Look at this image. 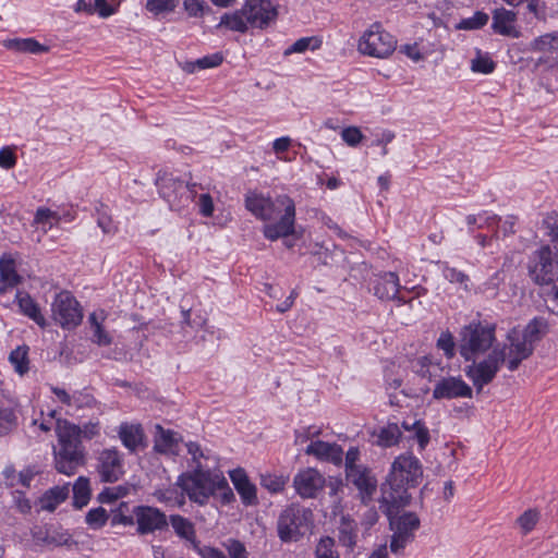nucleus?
<instances>
[{"mask_svg": "<svg viewBox=\"0 0 558 558\" xmlns=\"http://www.w3.org/2000/svg\"><path fill=\"white\" fill-rule=\"evenodd\" d=\"M245 207L264 221L275 220L283 211L278 221L264 226L263 234L266 239L277 241L294 234L295 205L288 195H278L272 199L263 194L250 193L245 198Z\"/></svg>", "mask_w": 558, "mask_h": 558, "instance_id": "nucleus-1", "label": "nucleus"}, {"mask_svg": "<svg viewBox=\"0 0 558 558\" xmlns=\"http://www.w3.org/2000/svg\"><path fill=\"white\" fill-rule=\"evenodd\" d=\"M197 206L199 208V213L204 217H211L214 213V202L211 196L208 193H204L199 195Z\"/></svg>", "mask_w": 558, "mask_h": 558, "instance_id": "nucleus-58", "label": "nucleus"}, {"mask_svg": "<svg viewBox=\"0 0 558 558\" xmlns=\"http://www.w3.org/2000/svg\"><path fill=\"white\" fill-rule=\"evenodd\" d=\"M96 401L94 397L84 391H75L72 393V407L76 411L83 410L85 408H93L95 405Z\"/></svg>", "mask_w": 558, "mask_h": 558, "instance_id": "nucleus-50", "label": "nucleus"}, {"mask_svg": "<svg viewBox=\"0 0 558 558\" xmlns=\"http://www.w3.org/2000/svg\"><path fill=\"white\" fill-rule=\"evenodd\" d=\"M548 329V324L543 317L533 318L523 330H521L522 337L530 343L532 347L538 342L544 335H546Z\"/></svg>", "mask_w": 558, "mask_h": 558, "instance_id": "nucleus-32", "label": "nucleus"}, {"mask_svg": "<svg viewBox=\"0 0 558 558\" xmlns=\"http://www.w3.org/2000/svg\"><path fill=\"white\" fill-rule=\"evenodd\" d=\"M228 551L231 558H246L247 556L244 545L239 541H231Z\"/></svg>", "mask_w": 558, "mask_h": 558, "instance_id": "nucleus-63", "label": "nucleus"}, {"mask_svg": "<svg viewBox=\"0 0 558 558\" xmlns=\"http://www.w3.org/2000/svg\"><path fill=\"white\" fill-rule=\"evenodd\" d=\"M16 165V156L10 147L0 149V167L3 169H11Z\"/></svg>", "mask_w": 558, "mask_h": 558, "instance_id": "nucleus-59", "label": "nucleus"}, {"mask_svg": "<svg viewBox=\"0 0 558 558\" xmlns=\"http://www.w3.org/2000/svg\"><path fill=\"white\" fill-rule=\"evenodd\" d=\"M89 498V481L87 477L80 476L73 485V505L76 508H83L88 504Z\"/></svg>", "mask_w": 558, "mask_h": 558, "instance_id": "nucleus-34", "label": "nucleus"}, {"mask_svg": "<svg viewBox=\"0 0 558 558\" xmlns=\"http://www.w3.org/2000/svg\"><path fill=\"white\" fill-rule=\"evenodd\" d=\"M402 428L407 432L413 433V438L416 439L421 449H424L429 441L428 429L421 421L414 420L413 422L403 421Z\"/></svg>", "mask_w": 558, "mask_h": 558, "instance_id": "nucleus-35", "label": "nucleus"}, {"mask_svg": "<svg viewBox=\"0 0 558 558\" xmlns=\"http://www.w3.org/2000/svg\"><path fill=\"white\" fill-rule=\"evenodd\" d=\"M222 482L217 484V493L222 500L223 504H230L234 499V494L230 488L226 477L222 475Z\"/></svg>", "mask_w": 558, "mask_h": 558, "instance_id": "nucleus-60", "label": "nucleus"}, {"mask_svg": "<svg viewBox=\"0 0 558 558\" xmlns=\"http://www.w3.org/2000/svg\"><path fill=\"white\" fill-rule=\"evenodd\" d=\"M9 361L13 365L16 373L24 375L28 372V348L21 345L14 349L9 356Z\"/></svg>", "mask_w": 558, "mask_h": 558, "instance_id": "nucleus-36", "label": "nucleus"}, {"mask_svg": "<svg viewBox=\"0 0 558 558\" xmlns=\"http://www.w3.org/2000/svg\"><path fill=\"white\" fill-rule=\"evenodd\" d=\"M223 61V57L221 53H214L210 56H205L195 61V64L198 65V70L211 69L220 65Z\"/></svg>", "mask_w": 558, "mask_h": 558, "instance_id": "nucleus-56", "label": "nucleus"}, {"mask_svg": "<svg viewBox=\"0 0 558 558\" xmlns=\"http://www.w3.org/2000/svg\"><path fill=\"white\" fill-rule=\"evenodd\" d=\"M160 196L169 204L177 199L178 195L182 192H189L192 197H195L197 186L196 183H186L175 178L172 173L159 172L156 179Z\"/></svg>", "mask_w": 558, "mask_h": 558, "instance_id": "nucleus-17", "label": "nucleus"}, {"mask_svg": "<svg viewBox=\"0 0 558 558\" xmlns=\"http://www.w3.org/2000/svg\"><path fill=\"white\" fill-rule=\"evenodd\" d=\"M0 280L9 287H16L22 281V277L16 272L15 262L9 254H3L0 258Z\"/></svg>", "mask_w": 558, "mask_h": 558, "instance_id": "nucleus-28", "label": "nucleus"}, {"mask_svg": "<svg viewBox=\"0 0 558 558\" xmlns=\"http://www.w3.org/2000/svg\"><path fill=\"white\" fill-rule=\"evenodd\" d=\"M492 29L495 34L519 38L521 37V31L517 26L518 14L513 10L505 8H496L492 12Z\"/></svg>", "mask_w": 558, "mask_h": 558, "instance_id": "nucleus-20", "label": "nucleus"}, {"mask_svg": "<svg viewBox=\"0 0 558 558\" xmlns=\"http://www.w3.org/2000/svg\"><path fill=\"white\" fill-rule=\"evenodd\" d=\"M137 523V533L141 535L162 531L168 527L167 515L158 508L137 506L133 510Z\"/></svg>", "mask_w": 558, "mask_h": 558, "instance_id": "nucleus-15", "label": "nucleus"}, {"mask_svg": "<svg viewBox=\"0 0 558 558\" xmlns=\"http://www.w3.org/2000/svg\"><path fill=\"white\" fill-rule=\"evenodd\" d=\"M128 494V488L124 486L106 487L99 495L98 501L101 504L112 502Z\"/></svg>", "mask_w": 558, "mask_h": 558, "instance_id": "nucleus-49", "label": "nucleus"}, {"mask_svg": "<svg viewBox=\"0 0 558 558\" xmlns=\"http://www.w3.org/2000/svg\"><path fill=\"white\" fill-rule=\"evenodd\" d=\"M287 484V477L277 475H263L260 478V485L269 490L270 493H280L283 490Z\"/></svg>", "mask_w": 558, "mask_h": 558, "instance_id": "nucleus-46", "label": "nucleus"}, {"mask_svg": "<svg viewBox=\"0 0 558 558\" xmlns=\"http://www.w3.org/2000/svg\"><path fill=\"white\" fill-rule=\"evenodd\" d=\"M243 7L252 27L265 28L278 15L277 9L270 0H246Z\"/></svg>", "mask_w": 558, "mask_h": 558, "instance_id": "nucleus-16", "label": "nucleus"}, {"mask_svg": "<svg viewBox=\"0 0 558 558\" xmlns=\"http://www.w3.org/2000/svg\"><path fill=\"white\" fill-rule=\"evenodd\" d=\"M496 326L472 322L460 331L459 352L466 361H474L492 348L496 340Z\"/></svg>", "mask_w": 558, "mask_h": 558, "instance_id": "nucleus-7", "label": "nucleus"}, {"mask_svg": "<svg viewBox=\"0 0 558 558\" xmlns=\"http://www.w3.org/2000/svg\"><path fill=\"white\" fill-rule=\"evenodd\" d=\"M53 320L62 328L72 329L83 319L82 308L76 299L68 291H62L51 304Z\"/></svg>", "mask_w": 558, "mask_h": 558, "instance_id": "nucleus-12", "label": "nucleus"}, {"mask_svg": "<svg viewBox=\"0 0 558 558\" xmlns=\"http://www.w3.org/2000/svg\"><path fill=\"white\" fill-rule=\"evenodd\" d=\"M505 276L502 270L496 271L485 283V291L492 290L493 295L497 294L499 286L504 282Z\"/></svg>", "mask_w": 558, "mask_h": 558, "instance_id": "nucleus-62", "label": "nucleus"}, {"mask_svg": "<svg viewBox=\"0 0 558 558\" xmlns=\"http://www.w3.org/2000/svg\"><path fill=\"white\" fill-rule=\"evenodd\" d=\"M106 315L104 311H100L99 313L94 312L88 317L92 330L90 340L100 347H107L112 342V337L102 327Z\"/></svg>", "mask_w": 558, "mask_h": 558, "instance_id": "nucleus-25", "label": "nucleus"}, {"mask_svg": "<svg viewBox=\"0 0 558 558\" xmlns=\"http://www.w3.org/2000/svg\"><path fill=\"white\" fill-rule=\"evenodd\" d=\"M305 453L336 465L341 464L343 460V450L339 445L322 440L312 441L306 447Z\"/></svg>", "mask_w": 558, "mask_h": 558, "instance_id": "nucleus-22", "label": "nucleus"}, {"mask_svg": "<svg viewBox=\"0 0 558 558\" xmlns=\"http://www.w3.org/2000/svg\"><path fill=\"white\" fill-rule=\"evenodd\" d=\"M17 417L11 408H0V436L9 434L16 427Z\"/></svg>", "mask_w": 558, "mask_h": 558, "instance_id": "nucleus-41", "label": "nucleus"}, {"mask_svg": "<svg viewBox=\"0 0 558 558\" xmlns=\"http://www.w3.org/2000/svg\"><path fill=\"white\" fill-rule=\"evenodd\" d=\"M108 520L107 511L101 508L90 509L86 514V522L93 529L102 527Z\"/></svg>", "mask_w": 558, "mask_h": 558, "instance_id": "nucleus-48", "label": "nucleus"}, {"mask_svg": "<svg viewBox=\"0 0 558 558\" xmlns=\"http://www.w3.org/2000/svg\"><path fill=\"white\" fill-rule=\"evenodd\" d=\"M357 525L350 518L342 517L338 527L339 543L352 550L356 545Z\"/></svg>", "mask_w": 558, "mask_h": 558, "instance_id": "nucleus-29", "label": "nucleus"}, {"mask_svg": "<svg viewBox=\"0 0 558 558\" xmlns=\"http://www.w3.org/2000/svg\"><path fill=\"white\" fill-rule=\"evenodd\" d=\"M341 137L349 146L355 147L363 140V134L359 128L349 126L342 130Z\"/></svg>", "mask_w": 558, "mask_h": 558, "instance_id": "nucleus-53", "label": "nucleus"}, {"mask_svg": "<svg viewBox=\"0 0 558 558\" xmlns=\"http://www.w3.org/2000/svg\"><path fill=\"white\" fill-rule=\"evenodd\" d=\"M94 12H98L100 17H108L114 13V9L108 4L107 0H95Z\"/></svg>", "mask_w": 558, "mask_h": 558, "instance_id": "nucleus-64", "label": "nucleus"}, {"mask_svg": "<svg viewBox=\"0 0 558 558\" xmlns=\"http://www.w3.org/2000/svg\"><path fill=\"white\" fill-rule=\"evenodd\" d=\"M186 449H187L189 454L192 456V460H191L192 470L194 469L195 465L202 464L199 461L201 458L206 459V460L209 458L208 453H206L197 442H194V441L187 442Z\"/></svg>", "mask_w": 558, "mask_h": 558, "instance_id": "nucleus-54", "label": "nucleus"}, {"mask_svg": "<svg viewBox=\"0 0 558 558\" xmlns=\"http://www.w3.org/2000/svg\"><path fill=\"white\" fill-rule=\"evenodd\" d=\"M401 430L397 423H389L383 427L378 435V444L384 447H391L399 441Z\"/></svg>", "mask_w": 558, "mask_h": 558, "instance_id": "nucleus-39", "label": "nucleus"}, {"mask_svg": "<svg viewBox=\"0 0 558 558\" xmlns=\"http://www.w3.org/2000/svg\"><path fill=\"white\" fill-rule=\"evenodd\" d=\"M325 484L323 474L312 468L300 471L293 480V486L302 498H316Z\"/></svg>", "mask_w": 558, "mask_h": 558, "instance_id": "nucleus-18", "label": "nucleus"}, {"mask_svg": "<svg viewBox=\"0 0 558 558\" xmlns=\"http://www.w3.org/2000/svg\"><path fill=\"white\" fill-rule=\"evenodd\" d=\"M125 511H128V504L121 502L118 510L111 517V525H133L135 517L128 515Z\"/></svg>", "mask_w": 558, "mask_h": 558, "instance_id": "nucleus-51", "label": "nucleus"}, {"mask_svg": "<svg viewBox=\"0 0 558 558\" xmlns=\"http://www.w3.org/2000/svg\"><path fill=\"white\" fill-rule=\"evenodd\" d=\"M157 436L155 438V450L160 453L173 452L177 445L175 433L170 429H163L160 425L156 426Z\"/></svg>", "mask_w": 558, "mask_h": 558, "instance_id": "nucleus-33", "label": "nucleus"}, {"mask_svg": "<svg viewBox=\"0 0 558 558\" xmlns=\"http://www.w3.org/2000/svg\"><path fill=\"white\" fill-rule=\"evenodd\" d=\"M315 558H340L336 541L330 536L320 537L315 548Z\"/></svg>", "mask_w": 558, "mask_h": 558, "instance_id": "nucleus-37", "label": "nucleus"}, {"mask_svg": "<svg viewBox=\"0 0 558 558\" xmlns=\"http://www.w3.org/2000/svg\"><path fill=\"white\" fill-rule=\"evenodd\" d=\"M78 425L58 418L56 434L59 448H54V464L59 473L72 475L84 464L85 450L78 437Z\"/></svg>", "mask_w": 558, "mask_h": 558, "instance_id": "nucleus-3", "label": "nucleus"}, {"mask_svg": "<svg viewBox=\"0 0 558 558\" xmlns=\"http://www.w3.org/2000/svg\"><path fill=\"white\" fill-rule=\"evenodd\" d=\"M360 451L356 447H351L345 453V473L362 468L355 462L359 460Z\"/></svg>", "mask_w": 558, "mask_h": 558, "instance_id": "nucleus-61", "label": "nucleus"}, {"mask_svg": "<svg viewBox=\"0 0 558 558\" xmlns=\"http://www.w3.org/2000/svg\"><path fill=\"white\" fill-rule=\"evenodd\" d=\"M347 478L357 488L363 504L366 505L373 499L377 489V481L371 475L369 470L366 468L353 470L347 473Z\"/></svg>", "mask_w": 558, "mask_h": 558, "instance_id": "nucleus-21", "label": "nucleus"}, {"mask_svg": "<svg viewBox=\"0 0 558 558\" xmlns=\"http://www.w3.org/2000/svg\"><path fill=\"white\" fill-rule=\"evenodd\" d=\"M3 46L10 50H14L17 52H29V53H34V54H38V53L48 51V47L39 44L34 38L7 39L3 41Z\"/></svg>", "mask_w": 558, "mask_h": 558, "instance_id": "nucleus-31", "label": "nucleus"}, {"mask_svg": "<svg viewBox=\"0 0 558 558\" xmlns=\"http://www.w3.org/2000/svg\"><path fill=\"white\" fill-rule=\"evenodd\" d=\"M422 475V464L411 452L400 454L395 459L386 482L380 488V499L388 505V512L398 506L409 505L411 496L408 489L417 486Z\"/></svg>", "mask_w": 558, "mask_h": 558, "instance_id": "nucleus-2", "label": "nucleus"}, {"mask_svg": "<svg viewBox=\"0 0 558 558\" xmlns=\"http://www.w3.org/2000/svg\"><path fill=\"white\" fill-rule=\"evenodd\" d=\"M405 506H398L388 512V505L380 499V509L387 515L393 535L390 542V550L398 554L414 537V532L420 526V519L413 512H404L399 515L400 509Z\"/></svg>", "mask_w": 558, "mask_h": 558, "instance_id": "nucleus-8", "label": "nucleus"}, {"mask_svg": "<svg viewBox=\"0 0 558 558\" xmlns=\"http://www.w3.org/2000/svg\"><path fill=\"white\" fill-rule=\"evenodd\" d=\"M412 369L420 379L434 384V399L453 398V375L449 365L442 366L424 355L412 362Z\"/></svg>", "mask_w": 558, "mask_h": 558, "instance_id": "nucleus-6", "label": "nucleus"}, {"mask_svg": "<svg viewBox=\"0 0 558 558\" xmlns=\"http://www.w3.org/2000/svg\"><path fill=\"white\" fill-rule=\"evenodd\" d=\"M506 347L500 344L493 348L488 355L473 364L469 365L465 369L466 376L472 380L477 391H481L484 386L494 380L501 365L506 363Z\"/></svg>", "mask_w": 558, "mask_h": 558, "instance_id": "nucleus-9", "label": "nucleus"}, {"mask_svg": "<svg viewBox=\"0 0 558 558\" xmlns=\"http://www.w3.org/2000/svg\"><path fill=\"white\" fill-rule=\"evenodd\" d=\"M313 511L299 504L292 502L283 508L277 519V534L282 543L301 541L313 526Z\"/></svg>", "mask_w": 558, "mask_h": 558, "instance_id": "nucleus-5", "label": "nucleus"}, {"mask_svg": "<svg viewBox=\"0 0 558 558\" xmlns=\"http://www.w3.org/2000/svg\"><path fill=\"white\" fill-rule=\"evenodd\" d=\"M218 483H223L222 473L205 470L203 464H197L192 471L182 473L177 481V485L190 500L198 505H205L210 496L216 495Z\"/></svg>", "mask_w": 558, "mask_h": 558, "instance_id": "nucleus-4", "label": "nucleus"}, {"mask_svg": "<svg viewBox=\"0 0 558 558\" xmlns=\"http://www.w3.org/2000/svg\"><path fill=\"white\" fill-rule=\"evenodd\" d=\"M118 435L123 446L132 453L145 447V435L140 424L122 423L119 427Z\"/></svg>", "mask_w": 558, "mask_h": 558, "instance_id": "nucleus-23", "label": "nucleus"}, {"mask_svg": "<svg viewBox=\"0 0 558 558\" xmlns=\"http://www.w3.org/2000/svg\"><path fill=\"white\" fill-rule=\"evenodd\" d=\"M322 45V41L316 37H302L298 39L294 44H292L286 51L284 54L289 56L292 53H302L307 49H318Z\"/></svg>", "mask_w": 558, "mask_h": 558, "instance_id": "nucleus-40", "label": "nucleus"}, {"mask_svg": "<svg viewBox=\"0 0 558 558\" xmlns=\"http://www.w3.org/2000/svg\"><path fill=\"white\" fill-rule=\"evenodd\" d=\"M527 271L532 281L538 286H548L558 279V260L548 245L531 255Z\"/></svg>", "mask_w": 558, "mask_h": 558, "instance_id": "nucleus-10", "label": "nucleus"}, {"mask_svg": "<svg viewBox=\"0 0 558 558\" xmlns=\"http://www.w3.org/2000/svg\"><path fill=\"white\" fill-rule=\"evenodd\" d=\"M60 221V216L57 211H52L49 208L46 207H39L36 210L35 217H34V223L36 225H48L49 228H51L54 223H58Z\"/></svg>", "mask_w": 558, "mask_h": 558, "instance_id": "nucleus-44", "label": "nucleus"}, {"mask_svg": "<svg viewBox=\"0 0 558 558\" xmlns=\"http://www.w3.org/2000/svg\"><path fill=\"white\" fill-rule=\"evenodd\" d=\"M489 20L487 13L483 11H476L473 16L462 19L458 24H456V29H481L484 27Z\"/></svg>", "mask_w": 558, "mask_h": 558, "instance_id": "nucleus-38", "label": "nucleus"}, {"mask_svg": "<svg viewBox=\"0 0 558 558\" xmlns=\"http://www.w3.org/2000/svg\"><path fill=\"white\" fill-rule=\"evenodd\" d=\"M539 519V512L534 509H529L524 511L519 518H518V524L522 529L524 534L530 533L534 526L536 525L537 521Z\"/></svg>", "mask_w": 558, "mask_h": 558, "instance_id": "nucleus-47", "label": "nucleus"}, {"mask_svg": "<svg viewBox=\"0 0 558 558\" xmlns=\"http://www.w3.org/2000/svg\"><path fill=\"white\" fill-rule=\"evenodd\" d=\"M236 490L240 494L244 505L248 506L257 504L256 487L250 481L241 487H238Z\"/></svg>", "mask_w": 558, "mask_h": 558, "instance_id": "nucleus-52", "label": "nucleus"}, {"mask_svg": "<svg viewBox=\"0 0 558 558\" xmlns=\"http://www.w3.org/2000/svg\"><path fill=\"white\" fill-rule=\"evenodd\" d=\"M69 485L56 486L50 488L40 498V507L43 510L53 511L69 496Z\"/></svg>", "mask_w": 558, "mask_h": 558, "instance_id": "nucleus-30", "label": "nucleus"}, {"mask_svg": "<svg viewBox=\"0 0 558 558\" xmlns=\"http://www.w3.org/2000/svg\"><path fill=\"white\" fill-rule=\"evenodd\" d=\"M495 62L488 56V53L482 54L477 50V56L472 60L471 69L473 72L489 74L495 70Z\"/></svg>", "mask_w": 558, "mask_h": 558, "instance_id": "nucleus-42", "label": "nucleus"}, {"mask_svg": "<svg viewBox=\"0 0 558 558\" xmlns=\"http://www.w3.org/2000/svg\"><path fill=\"white\" fill-rule=\"evenodd\" d=\"M248 25L250 23L245 14L244 7H242V9L232 13H225L216 28L226 27L233 32L245 33Z\"/></svg>", "mask_w": 558, "mask_h": 558, "instance_id": "nucleus-26", "label": "nucleus"}, {"mask_svg": "<svg viewBox=\"0 0 558 558\" xmlns=\"http://www.w3.org/2000/svg\"><path fill=\"white\" fill-rule=\"evenodd\" d=\"M97 473L101 482L114 483L124 474L122 454L117 448H106L97 457Z\"/></svg>", "mask_w": 558, "mask_h": 558, "instance_id": "nucleus-14", "label": "nucleus"}, {"mask_svg": "<svg viewBox=\"0 0 558 558\" xmlns=\"http://www.w3.org/2000/svg\"><path fill=\"white\" fill-rule=\"evenodd\" d=\"M372 291L374 295L383 301L398 300L404 302L400 296V282L396 272L388 271L376 275L372 280Z\"/></svg>", "mask_w": 558, "mask_h": 558, "instance_id": "nucleus-19", "label": "nucleus"}, {"mask_svg": "<svg viewBox=\"0 0 558 558\" xmlns=\"http://www.w3.org/2000/svg\"><path fill=\"white\" fill-rule=\"evenodd\" d=\"M183 9L190 17H202L205 13L211 11L205 0H184Z\"/></svg>", "mask_w": 558, "mask_h": 558, "instance_id": "nucleus-43", "label": "nucleus"}, {"mask_svg": "<svg viewBox=\"0 0 558 558\" xmlns=\"http://www.w3.org/2000/svg\"><path fill=\"white\" fill-rule=\"evenodd\" d=\"M178 3L179 0H148L146 9L155 15H159L161 13L172 12Z\"/></svg>", "mask_w": 558, "mask_h": 558, "instance_id": "nucleus-45", "label": "nucleus"}, {"mask_svg": "<svg viewBox=\"0 0 558 558\" xmlns=\"http://www.w3.org/2000/svg\"><path fill=\"white\" fill-rule=\"evenodd\" d=\"M100 432L99 422H88L84 424L82 427L78 426V437L85 439H93L98 436Z\"/></svg>", "mask_w": 558, "mask_h": 558, "instance_id": "nucleus-57", "label": "nucleus"}, {"mask_svg": "<svg viewBox=\"0 0 558 558\" xmlns=\"http://www.w3.org/2000/svg\"><path fill=\"white\" fill-rule=\"evenodd\" d=\"M395 49L393 36L381 29L378 23L373 24L359 41L360 52L375 58H387Z\"/></svg>", "mask_w": 558, "mask_h": 558, "instance_id": "nucleus-11", "label": "nucleus"}, {"mask_svg": "<svg viewBox=\"0 0 558 558\" xmlns=\"http://www.w3.org/2000/svg\"><path fill=\"white\" fill-rule=\"evenodd\" d=\"M506 339L507 342L501 347H506L507 367L510 372H514L522 361L533 354L534 347L522 337L521 330L518 328L510 329Z\"/></svg>", "mask_w": 558, "mask_h": 558, "instance_id": "nucleus-13", "label": "nucleus"}, {"mask_svg": "<svg viewBox=\"0 0 558 558\" xmlns=\"http://www.w3.org/2000/svg\"><path fill=\"white\" fill-rule=\"evenodd\" d=\"M174 533L182 539H185L193 545L196 544V533L194 529V524L186 518L180 514H172L168 521Z\"/></svg>", "mask_w": 558, "mask_h": 558, "instance_id": "nucleus-27", "label": "nucleus"}, {"mask_svg": "<svg viewBox=\"0 0 558 558\" xmlns=\"http://www.w3.org/2000/svg\"><path fill=\"white\" fill-rule=\"evenodd\" d=\"M436 345L439 350H442L448 357L453 356V336L449 330L440 335Z\"/></svg>", "mask_w": 558, "mask_h": 558, "instance_id": "nucleus-55", "label": "nucleus"}, {"mask_svg": "<svg viewBox=\"0 0 558 558\" xmlns=\"http://www.w3.org/2000/svg\"><path fill=\"white\" fill-rule=\"evenodd\" d=\"M16 301L21 312L34 320L39 327L45 328L47 326V322L41 314L39 305L32 299L28 293L17 292Z\"/></svg>", "mask_w": 558, "mask_h": 558, "instance_id": "nucleus-24", "label": "nucleus"}]
</instances>
